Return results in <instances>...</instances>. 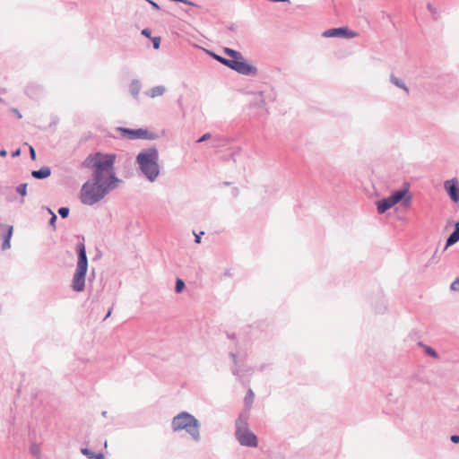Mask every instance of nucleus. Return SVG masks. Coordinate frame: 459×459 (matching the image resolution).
<instances>
[{"mask_svg":"<svg viewBox=\"0 0 459 459\" xmlns=\"http://www.w3.org/2000/svg\"><path fill=\"white\" fill-rule=\"evenodd\" d=\"M115 154L96 152L85 158L82 166L93 171L92 180L86 181L81 189V202L93 205L100 202L118 178L114 170Z\"/></svg>","mask_w":459,"mask_h":459,"instance_id":"nucleus-1","label":"nucleus"},{"mask_svg":"<svg viewBox=\"0 0 459 459\" xmlns=\"http://www.w3.org/2000/svg\"><path fill=\"white\" fill-rule=\"evenodd\" d=\"M136 163L140 171L150 182L155 181L159 177V152L156 147L143 149L136 156Z\"/></svg>","mask_w":459,"mask_h":459,"instance_id":"nucleus-2","label":"nucleus"},{"mask_svg":"<svg viewBox=\"0 0 459 459\" xmlns=\"http://www.w3.org/2000/svg\"><path fill=\"white\" fill-rule=\"evenodd\" d=\"M199 420L187 411H181L173 417L171 429L173 432L185 430L195 442L201 440Z\"/></svg>","mask_w":459,"mask_h":459,"instance_id":"nucleus-3","label":"nucleus"},{"mask_svg":"<svg viewBox=\"0 0 459 459\" xmlns=\"http://www.w3.org/2000/svg\"><path fill=\"white\" fill-rule=\"evenodd\" d=\"M78 255L75 273L72 280V289L74 291L81 292L85 287V278L88 271V258L86 247L83 242H79L76 246Z\"/></svg>","mask_w":459,"mask_h":459,"instance_id":"nucleus-4","label":"nucleus"},{"mask_svg":"<svg viewBox=\"0 0 459 459\" xmlns=\"http://www.w3.org/2000/svg\"><path fill=\"white\" fill-rule=\"evenodd\" d=\"M223 52L230 57L228 61H234L238 66H229L230 69L237 72L239 74L247 76H255L257 74V68L247 63L243 55L235 49L225 48Z\"/></svg>","mask_w":459,"mask_h":459,"instance_id":"nucleus-5","label":"nucleus"},{"mask_svg":"<svg viewBox=\"0 0 459 459\" xmlns=\"http://www.w3.org/2000/svg\"><path fill=\"white\" fill-rule=\"evenodd\" d=\"M235 436L238 443L243 446L256 447L258 445L256 436L249 430L246 423L241 426L240 423L237 421Z\"/></svg>","mask_w":459,"mask_h":459,"instance_id":"nucleus-6","label":"nucleus"},{"mask_svg":"<svg viewBox=\"0 0 459 459\" xmlns=\"http://www.w3.org/2000/svg\"><path fill=\"white\" fill-rule=\"evenodd\" d=\"M118 131L122 133L123 136L127 137L128 139H146V140H155L158 138V134L143 128L138 129H131L126 127H118Z\"/></svg>","mask_w":459,"mask_h":459,"instance_id":"nucleus-7","label":"nucleus"},{"mask_svg":"<svg viewBox=\"0 0 459 459\" xmlns=\"http://www.w3.org/2000/svg\"><path fill=\"white\" fill-rule=\"evenodd\" d=\"M276 100V93L271 90L269 91H262L258 92L250 105L255 108H263L267 111L266 105L268 102H273Z\"/></svg>","mask_w":459,"mask_h":459,"instance_id":"nucleus-8","label":"nucleus"},{"mask_svg":"<svg viewBox=\"0 0 459 459\" xmlns=\"http://www.w3.org/2000/svg\"><path fill=\"white\" fill-rule=\"evenodd\" d=\"M322 35L325 38L342 37L346 39H352L357 36V33L346 27H340L326 30L323 32Z\"/></svg>","mask_w":459,"mask_h":459,"instance_id":"nucleus-9","label":"nucleus"},{"mask_svg":"<svg viewBox=\"0 0 459 459\" xmlns=\"http://www.w3.org/2000/svg\"><path fill=\"white\" fill-rule=\"evenodd\" d=\"M389 196L394 204L402 202L404 206H408L411 201V195L409 189L405 187L394 191Z\"/></svg>","mask_w":459,"mask_h":459,"instance_id":"nucleus-10","label":"nucleus"},{"mask_svg":"<svg viewBox=\"0 0 459 459\" xmlns=\"http://www.w3.org/2000/svg\"><path fill=\"white\" fill-rule=\"evenodd\" d=\"M445 189L449 195L450 199L457 203L459 201V186L458 182L455 179L446 180L444 184Z\"/></svg>","mask_w":459,"mask_h":459,"instance_id":"nucleus-11","label":"nucleus"},{"mask_svg":"<svg viewBox=\"0 0 459 459\" xmlns=\"http://www.w3.org/2000/svg\"><path fill=\"white\" fill-rule=\"evenodd\" d=\"M394 205H395V204L392 201L391 197L388 196V197L379 200L377 202V212L379 214H383L386 211L391 209Z\"/></svg>","mask_w":459,"mask_h":459,"instance_id":"nucleus-12","label":"nucleus"},{"mask_svg":"<svg viewBox=\"0 0 459 459\" xmlns=\"http://www.w3.org/2000/svg\"><path fill=\"white\" fill-rule=\"evenodd\" d=\"M458 241H459V221L455 223L453 232L446 238V242L444 250H446L448 247L455 244Z\"/></svg>","mask_w":459,"mask_h":459,"instance_id":"nucleus-13","label":"nucleus"},{"mask_svg":"<svg viewBox=\"0 0 459 459\" xmlns=\"http://www.w3.org/2000/svg\"><path fill=\"white\" fill-rule=\"evenodd\" d=\"M51 175V169L49 167H42L38 170H32L31 176L36 179H45Z\"/></svg>","mask_w":459,"mask_h":459,"instance_id":"nucleus-14","label":"nucleus"},{"mask_svg":"<svg viewBox=\"0 0 459 459\" xmlns=\"http://www.w3.org/2000/svg\"><path fill=\"white\" fill-rule=\"evenodd\" d=\"M141 88H142V84L139 80H137V79L132 80V82L129 85V90L134 98H135V99L138 98Z\"/></svg>","mask_w":459,"mask_h":459,"instance_id":"nucleus-15","label":"nucleus"},{"mask_svg":"<svg viewBox=\"0 0 459 459\" xmlns=\"http://www.w3.org/2000/svg\"><path fill=\"white\" fill-rule=\"evenodd\" d=\"M390 82H391L394 85H395L396 87H398V88H400V89L403 90L407 94L409 93V89H408V87L406 86L405 82H404L402 79H400V78L396 77V76H395V75H394V74H391V75H390Z\"/></svg>","mask_w":459,"mask_h":459,"instance_id":"nucleus-16","label":"nucleus"},{"mask_svg":"<svg viewBox=\"0 0 459 459\" xmlns=\"http://www.w3.org/2000/svg\"><path fill=\"white\" fill-rule=\"evenodd\" d=\"M211 56L219 63L222 64L223 65L229 67V66H238L237 64L234 61H228V58L223 57L220 55H217L213 52L210 53Z\"/></svg>","mask_w":459,"mask_h":459,"instance_id":"nucleus-17","label":"nucleus"},{"mask_svg":"<svg viewBox=\"0 0 459 459\" xmlns=\"http://www.w3.org/2000/svg\"><path fill=\"white\" fill-rule=\"evenodd\" d=\"M166 89L162 85L152 87L147 93L151 98H156L164 94Z\"/></svg>","mask_w":459,"mask_h":459,"instance_id":"nucleus-18","label":"nucleus"},{"mask_svg":"<svg viewBox=\"0 0 459 459\" xmlns=\"http://www.w3.org/2000/svg\"><path fill=\"white\" fill-rule=\"evenodd\" d=\"M13 228L12 225L4 224L0 229L3 238L11 240V238L13 235Z\"/></svg>","mask_w":459,"mask_h":459,"instance_id":"nucleus-19","label":"nucleus"},{"mask_svg":"<svg viewBox=\"0 0 459 459\" xmlns=\"http://www.w3.org/2000/svg\"><path fill=\"white\" fill-rule=\"evenodd\" d=\"M230 358L233 360L234 366L231 368V372L234 376L238 377L240 374V369L238 367V358L234 352L230 353Z\"/></svg>","mask_w":459,"mask_h":459,"instance_id":"nucleus-20","label":"nucleus"},{"mask_svg":"<svg viewBox=\"0 0 459 459\" xmlns=\"http://www.w3.org/2000/svg\"><path fill=\"white\" fill-rule=\"evenodd\" d=\"M186 287L185 281L179 278L176 281L175 291L180 293Z\"/></svg>","mask_w":459,"mask_h":459,"instance_id":"nucleus-21","label":"nucleus"},{"mask_svg":"<svg viewBox=\"0 0 459 459\" xmlns=\"http://www.w3.org/2000/svg\"><path fill=\"white\" fill-rule=\"evenodd\" d=\"M30 454L36 457H39V454H40V448L39 446V445L33 443L30 445Z\"/></svg>","mask_w":459,"mask_h":459,"instance_id":"nucleus-22","label":"nucleus"},{"mask_svg":"<svg viewBox=\"0 0 459 459\" xmlns=\"http://www.w3.org/2000/svg\"><path fill=\"white\" fill-rule=\"evenodd\" d=\"M27 186L26 183L20 184L16 188L17 193L22 196H25L27 195Z\"/></svg>","mask_w":459,"mask_h":459,"instance_id":"nucleus-23","label":"nucleus"},{"mask_svg":"<svg viewBox=\"0 0 459 459\" xmlns=\"http://www.w3.org/2000/svg\"><path fill=\"white\" fill-rule=\"evenodd\" d=\"M48 212L51 214V218L49 220V225L52 227V229L56 230V215L52 212L51 209L48 208Z\"/></svg>","mask_w":459,"mask_h":459,"instance_id":"nucleus-24","label":"nucleus"},{"mask_svg":"<svg viewBox=\"0 0 459 459\" xmlns=\"http://www.w3.org/2000/svg\"><path fill=\"white\" fill-rule=\"evenodd\" d=\"M69 212H70V210L68 207H60L58 209V214L61 216V218L65 219L66 217H68L69 215Z\"/></svg>","mask_w":459,"mask_h":459,"instance_id":"nucleus-25","label":"nucleus"},{"mask_svg":"<svg viewBox=\"0 0 459 459\" xmlns=\"http://www.w3.org/2000/svg\"><path fill=\"white\" fill-rule=\"evenodd\" d=\"M425 352L432 358H437V352L431 347L426 346Z\"/></svg>","mask_w":459,"mask_h":459,"instance_id":"nucleus-26","label":"nucleus"},{"mask_svg":"<svg viewBox=\"0 0 459 459\" xmlns=\"http://www.w3.org/2000/svg\"><path fill=\"white\" fill-rule=\"evenodd\" d=\"M82 454L84 455L88 459H92L94 452L89 448H82Z\"/></svg>","mask_w":459,"mask_h":459,"instance_id":"nucleus-27","label":"nucleus"},{"mask_svg":"<svg viewBox=\"0 0 459 459\" xmlns=\"http://www.w3.org/2000/svg\"><path fill=\"white\" fill-rule=\"evenodd\" d=\"M451 290L454 291H459V277H457L450 286Z\"/></svg>","mask_w":459,"mask_h":459,"instance_id":"nucleus-28","label":"nucleus"},{"mask_svg":"<svg viewBox=\"0 0 459 459\" xmlns=\"http://www.w3.org/2000/svg\"><path fill=\"white\" fill-rule=\"evenodd\" d=\"M1 247H2L3 250L9 249L11 247L10 240L3 239V243L1 245Z\"/></svg>","mask_w":459,"mask_h":459,"instance_id":"nucleus-29","label":"nucleus"},{"mask_svg":"<svg viewBox=\"0 0 459 459\" xmlns=\"http://www.w3.org/2000/svg\"><path fill=\"white\" fill-rule=\"evenodd\" d=\"M211 136H212L211 134L206 133L204 135H202L196 142L197 143L205 142V141L209 140L211 138Z\"/></svg>","mask_w":459,"mask_h":459,"instance_id":"nucleus-30","label":"nucleus"},{"mask_svg":"<svg viewBox=\"0 0 459 459\" xmlns=\"http://www.w3.org/2000/svg\"><path fill=\"white\" fill-rule=\"evenodd\" d=\"M253 399H254V393L251 389H249L247 391L245 400H246V402H247V400H250V402H253Z\"/></svg>","mask_w":459,"mask_h":459,"instance_id":"nucleus-31","label":"nucleus"},{"mask_svg":"<svg viewBox=\"0 0 459 459\" xmlns=\"http://www.w3.org/2000/svg\"><path fill=\"white\" fill-rule=\"evenodd\" d=\"M146 1L151 4V5L152 6V8L154 10H160V5L156 2H154L152 0H146Z\"/></svg>","mask_w":459,"mask_h":459,"instance_id":"nucleus-32","label":"nucleus"},{"mask_svg":"<svg viewBox=\"0 0 459 459\" xmlns=\"http://www.w3.org/2000/svg\"><path fill=\"white\" fill-rule=\"evenodd\" d=\"M204 234V232H200L199 234H195V242L197 243V244H200L201 243V239H202V235Z\"/></svg>","mask_w":459,"mask_h":459,"instance_id":"nucleus-33","label":"nucleus"},{"mask_svg":"<svg viewBox=\"0 0 459 459\" xmlns=\"http://www.w3.org/2000/svg\"><path fill=\"white\" fill-rule=\"evenodd\" d=\"M30 156L33 160L36 159V152L32 146H30Z\"/></svg>","mask_w":459,"mask_h":459,"instance_id":"nucleus-34","label":"nucleus"},{"mask_svg":"<svg viewBox=\"0 0 459 459\" xmlns=\"http://www.w3.org/2000/svg\"><path fill=\"white\" fill-rule=\"evenodd\" d=\"M450 440L455 443V444H458L459 443V436L458 435H452L451 437H450Z\"/></svg>","mask_w":459,"mask_h":459,"instance_id":"nucleus-35","label":"nucleus"},{"mask_svg":"<svg viewBox=\"0 0 459 459\" xmlns=\"http://www.w3.org/2000/svg\"><path fill=\"white\" fill-rule=\"evenodd\" d=\"M92 459H104V455L102 453H94Z\"/></svg>","mask_w":459,"mask_h":459,"instance_id":"nucleus-36","label":"nucleus"},{"mask_svg":"<svg viewBox=\"0 0 459 459\" xmlns=\"http://www.w3.org/2000/svg\"><path fill=\"white\" fill-rule=\"evenodd\" d=\"M153 48L155 49L159 48H160V38H155L153 39Z\"/></svg>","mask_w":459,"mask_h":459,"instance_id":"nucleus-37","label":"nucleus"},{"mask_svg":"<svg viewBox=\"0 0 459 459\" xmlns=\"http://www.w3.org/2000/svg\"><path fill=\"white\" fill-rule=\"evenodd\" d=\"M142 34H143V36H145V37H150V35H151V30H150L149 29H143V30H142Z\"/></svg>","mask_w":459,"mask_h":459,"instance_id":"nucleus-38","label":"nucleus"},{"mask_svg":"<svg viewBox=\"0 0 459 459\" xmlns=\"http://www.w3.org/2000/svg\"><path fill=\"white\" fill-rule=\"evenodd\" d=\"M427 8H428V10H429L432 13H436V11H437V9L430 3H429L427 4Z\"/></svg>","mask_w":459,"mask_h":459,"instance_id":"nucleus-39","label":"nucleus"},{"mask_svg":"<svg viewBox=\"0 0 459 459\" xmlns=\"http://www.w3.org/2000/svg\"><path fill=\"white\" fill-rule=\"evenodd\" d=\"M21 154V150L17 149L12 152V157H18Z\"/></svg>","mask_w":459,"mask_h":459,"instance_id":"nucleus-40","label":"nucleus"},{"mask_svg":"<svg viewBox=\"0 0 459 459\" xmlns=\"http://www.w3.org/2000/svg\"><path fill=\"white\" fill-rule=\"evenodd\" d=\"M7 155V152L3 149L0 151V157H5Z\"/></svg>","mask_w":459,"mask_h":459,"instance_id":"nucleus-41","label":"nucleus"},{"mask_svg":"<svg viewBox=\"0 0 459 459\" xmlns=\"http://www.w3.org/2000/svg\"><path fill=\"white\" fill-rule=\"evenodd\" d=\"M13 112L15 113V116H17L19 118H21V117H22V115H21V113L19 112V110H18V109L14 108V109H13Z\"/></svg>","mask_w":459,"mask_h":459,"instance_id":"nucleus-42","label":"nucleus"},{"mask_svg":"<svg viewBox=\"0 0 459 459\" xmlns=\"http://www.w3.org/2000/svg\"><path fill=\"white\" fill-rule=\"evenodd\" d=\"M111 313H112V307H110V308L108 309V313H107V315H106V316H105L104 320H105V319H107V318L111 315Z\"/></svg>","mask_w":459,"mask_h":459,"instance_id":"nucleus-43","label":"nucleus"},{"mask_svg":"<svg viewBox=\"0 0 459 459\" xmlns=\"http://www.w3.org/2000/svg\"><path fill=\"white\" fill-rule=\"evenodd\" d=\"M0 92H5L4 89H0Z\"/></svg>","mask_w":459,"mask_h":459,"instance_id":"nucleus-44","label":"nucleus"},{"mask_svg":"<svg viewBox=\"0 0 459 459\" xmlns=\"http://www.w3.org/2000/svg\"><path fill=\"white\" fill-rule=\"evenodd\" d=\"M106 414H107V411H103V412H102V415H103V416H106Z\"/></svg>","mask_w":459,"mask_h":459,"instance_id":"nucleus-45","label":"nucleus"},{"mask_svg":"<svg viewBox=\"0 0 459 459\" xmlns=\"http://www.w3.org/2000/svg\"><path fill=\"white\" fill-rule=\"evenodd\" d=\"M2 100H3V99H2V98H0V102H2V101H3Z\"/></svg>","mask_w":459,"mask_h":459,"instance_id":"nucleus-46","label":"nucleus"}]
</instances>
